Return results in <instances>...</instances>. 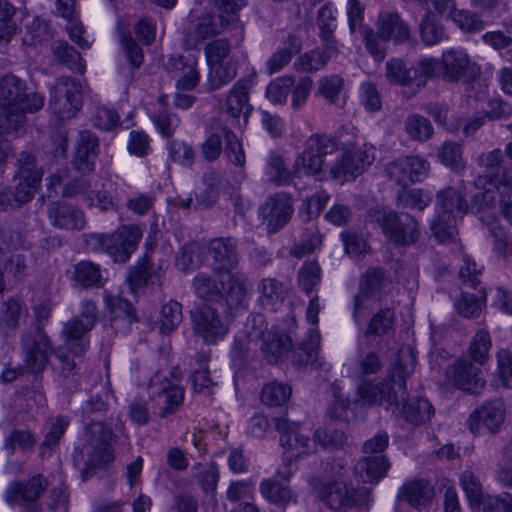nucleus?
Masks as SVG:
<instances>
[{
    "label": "nucleus",
    "mask_w": 512,
    "mask_h": 512,
    "mask_svg": "<svg viewBox=\"0 0 512 512\" xmlns=\"http://www.w3.org/2000/svg\"><path fill=\"white\" fill-rule=\"evenodd\" d=\"M37 443L36 436L27 429H14L6 437L3 448L8 455H13L16 448L22 451L33 450Z\"/></svg>",
    "instance_id": "nucleus-50"
},
{
    "label": "nucleus",
    "mask_w": 512,
    "mask_h": 512,
    "mask_svg": "<svg viewBox=\"0 0 512 512\" xmlns=\"http://www.w3.org/2000/svg\"><path fill=\"white\" fill-rule=\"evenodd\" d=\"M505 415L506 408L500 399L486 401L470 414L468 427L474 435L484 430L496 434L504 423Z\"/></svg>",
    "instance_id": "nucleus-16"
},
{
    "label": "nucleus",
    "mask_w": 512,
    "mask_h": 512,
    "mask_svg": "<svg viewBox=\"0 0 512 512\" xmlns=\"http://www.w3.org/2000/svg\"><path fill=\"white\" fill-rule=\"evenodd\" d=\"M276 430L281 434L280 442L286 447L290 456H301L314 451L316 442L299 431V425L286 417L275 418Z\"/></svg>",
    "instance_id": "nucleus-22"
},
{
    "label": "nucleus",
    "mask_w": 512,
    "mask_h": 512,
    "mask_svg": "<svg viewBox=\"0 0 512 512\" xmlns=\"http://www.w3.org/2000/svg\"><path fill=\"white\" fill-rule=\"evenodd\" d=\"M222 287L231 314L247 307L249 284L245 274L227 273V280L222 281Z\"/></svg>",
    "instance_id": "nucleus-27"
},
{
    "label": "nucleus",
    "mask_w": 512,
    "mask_h": 512,
    "mask_svg": "<svg viewBox=\"0 0 512 512\" xmlns=\"http://www.w3.org/2000/svg\"><path fill=\"white\" fill-rule=\"evenodd\" d=\"M43 171L37 168L35 158L28 152H22L18 158L16 179L18 183L13 192V200L22 205L29 202L40 185Z\"/></svg>",
    "instance_id": "nucleus-13"
},
{
    "label": "nucleus",
    "mask_w": 512,
    "mask_h": 512,
    "mask_svg": "<svg viewBox=\"0 0 512 512\" xmlns=\"http://www.w3.org/2000/svg\"><path fill=\"white\" fill-rule=\"evenodd\" d=\"M22 316L20 302L10 299L4 303L0 311V330L6 332L8 329H15Z\"/></svg>",
    "instance_id": "nucleus-64"
},
{
    "label": "nucleus",
    "mask_w": 512,
    "mask_h": 512,
    "mask_svg": "<svg viewBox=\"0 0 512 512\" xmlns=\"http://www.w3.org/2000/svg\"><path fill=\"white\" fill-rule=\"evenodd\" d=\"M193 331L206 344H215L229 331V323L212 305H203L191 314Z\"/></svg>",
    "instance_id": "nucleus-12"
},
{
    "label": "nucleus",
    "mask_w": 512,
    "mask_h": 512,
    "mask_svg": "<svg viewBox=\"0 0 512 512\" xmlns=\"http://www.w3.org/2000/svg\"><path fill=\"white\" fill-rule=\"evenodd\" d=\"M253 325L258 324L259 327L253 331H248L247 338L249 343L262 340L261 349L264 358L269 363H278L289 355L292 347L291 337L279 330L277 327H272L268 331L262 329L264 319L262 315H253L250 320Z\"/></svg>",
    "instance_id": "nucleus-11"
},
{
    "label": "nucleus",
    "mask_w": 512,
    "mask_h": 512,
    "mask_svg": "<svg viewBox=\"0 0 512 512\" xmlns=\"http://www.w3.org/2000/svg\"><path fill=\"white\" fill-rule=\"evenodd\" d=\"M98 148L99 140L95 134L89 131L80 132L73 166L83 174L93 171Z\"/></svg>",
    "instance_id": "nucleus-30"
},
{
    "label": "nucleus",
    "mask_w": 512,
    "mask_h": 512,
    "mask_svg": "<svg viewBox=\"0 0 512 512\" xmlns=\"http://www.w3.org/2000/svg\"><path fill=\"white\" fill-rule=\"evenodd\" d=\"M338 143L326 134L311 135L304 143L303 151L296 157L293 164L295 177H319L326 167V157L334 153Z\"/></svg>",
    "instance_id": "nucleus-5"
},
{
    "label": "nucleus",
    "mask_w": 512,
    "mask_h": 512,
    "mask_svg": "<svg viewBox=\"0 0 512 512\" xmlns=\"http://www.w3.org/2000/svg\"><path fill=\"white\" fill-rule=\"evenodd\" d=\"M68 425L69 420L63 416H58L51 421L49 431L45 435L44 441L40 445L41 457H45L48 453L47 450H50L58 445Z\"/></svg>",
    "instance_id": "nucleus-56"
},
{
    "label": "nucleus",
    "mask_w": 512,
    "mask_h": 512,
    "mask_svg": "<svg viewBox=\"0 0 512 512\" xmlns=\"http://www.w3.org/2000/svg\"><path fill=\"white\" fill-rule=\"evenodd\" d=\"M474 187L477 190L471 201V209L476 212H484L496 203V196H512V172L503 171L500 174L478 176L474 180Z\"/></svg>",
    "instance_id": "nucleus-10"
},
{
    "label": "nucleus",
    "mask_w": 512,
    "mask_h": 512,
    "mask_svg": "<svg viewBox=\"0 0 512 512\" xmlns=\"http://www.w3.org/2000/svg\"><path fill=\"white\" fill-rule=\"evenodd\" d=\"M25 83L14 75H5L0 80V106H26L28 98Z\"/></svg>",
    "instance_id": "nucleus-34"
},
{
    "label": "nucleus",
    "mask_w": 512,
    "mask_h": 512,
    "mask_svg": "<svg viewBox=\"0 0 512 512\" xmlns=\"http://www.w3.org/2000/svg\"><path fill=\"white\" fill-rule=\"evenodd\" d=\"M288 41L291 48L285 47L279 49L267 60L266 67L269 75L282 70L291 61L293 54L299 51V46L294 36H289Z\"/></svg>",
    "instance_id": "nucleus-57"
},
{
    "label": "nucleus",
    "mask_w": 512,
    "mask_h": 512,
    "mask_svg": "<svg viewBox=\"0 0 512 512\" xmlns=\"http://www.w3.org/2000/svg\"><path fill=\"white\" fill-rule=\"evenodd\" d=\"M390 463L383 455L367 456L360 459L355 467V474L364 483H378L385 477Z\"/></svg>",
    "instance_id": "nucleus-35"
},
{
    "label": "nucleus",
    "mask_w": 512,
    "mask_h": 512,
    "mask_svg": "<svg viewBox=\"0 0 512 512\" xmlns=\"http://www.w3.org/2000/svg\"><path fill=\"white\" fill-rule=\"evenodd\" d=\"M464 33H477L485 28V22L476 12L461 9L452 14L450 18Z\"/></svg>",
    "instance_id": "nucleus-52"
},
{
    "label": "nucleus",
    "mask_w": 512,
    "mask_h": 512,
    "mask_svg": "<svg viewBox=\"0 0 512 512\" xmlns=\"http://www.w3.org/2000/svg\"><path fill=\"white\" fill-rule=\"evenodd\" d=\"M491 347L492 341L489 332L485 329H479L470 342L467 355L471 361L483 366L488 359Z\"/></svg>",
    "instance_id": "nucleus-48"
},
{
    "label": "nucleus",
    "mask_w": 512,
    "mask_h": 512,
    "mask_svg": "<svg viewBox=\"0 0 512 512\" xmlns=\"http://www.w3.org/2000/svg\"><path fill=\"white\" fill-rule=\"evenodd\" d=\"M329 56L320 50H312L301 55L295 62L294 68L300 72H314L322 69L328 62Z\"/></svg>",
    "instance_id": "nucleus-62"
},
{
    "label": "nucleus",
    "mask_w": 512,
    "mask_h": 512,
    "mask_svg": "<svg viewBox=\"0 0 512 512\" xmlns=\"http://www.w3.org/2000/svg\"><path fill=\"white\" fill-rule=\"evenodd\" d=\"M47 487V480L42 475H35L26 482L14 481L8 485L5 499L10 505L36 502Z\"/></svg>",
    "instance_id": "nucleus-26"
},
{
    "label": "nucleus",
    "mask_w": 512,
    "mask_h": 512,
    "mask_svg": "<svg viewBox=\"0 0 512 512\" xmlns=\"http://www.w3.org/2000/svg\"><path fill=\"white\" fill-rule=\"evenodd\" d=\"M54 56L71 71L83 74L85 72V62L81 55L72 46L65 41H56L52 45Z\"/></svg>",
    "instance_id": "nucleus-46"
},
{
    "label": "nucleus",
    "mask_w": 512,
    "mask_h": 512,
    "mask_svg": "<svg viewBox=\"0 0 512 512\" xmlns=\"http://www.w3.org/2000/svg\"><path fill=\"white\" fill-rule=\"evenodd\" d=\"M113 432L102 422H91L85 429L84 443L79 448L80 459L84 462L81 477L87 480L96 469H103L115 459L112 447ZM77 462V456L74 458Z\"/></svg>",
    "instance_id": "nucleus-2"
},
{
    "label": "nucleus",
    "mask_w": 512,
    "mask_h": 512,
    "mask_svg": "<svg viewBox=\"0 0 512 512\" xmlns=\"http://www.w3.org/2000/svg\"><path fill=\"white\" fill-rule=\"evenodd\" d=\"M434 490L425 479H412L406 481L399 490L398 498L411 506L421 508L432 500Z\"/></svg>",
    "instance_id": "nucleus-32"
},
{
    "label": "nucleus",
    "mask_w": 512,
    "mask_h": 512,
    "mask_svg": "<svg viewBox=\"0 0 512 512\" xmlns=\"http://www.w3.org/2000/svg\"><path fill=\"white\" fill-rule=\"evenodd\" d=\"M477 163L484 168L485 173L482 176H492L502 173L503 171H511L512 169L504 165L503 152L500 149H494L479 155Z\"/></svg>",
    "instance_id": "nucleus-55"
},
{
    "label": "nucleus",
    "mask_w": 512,
    "mask_h": 512,
    "mask_svg": "<svg viewBox=\"0 0 512 512\" xmlns=\"http://www.w3.org/2000/svg\"><path fill=\"white\" fill-rule=\"evenodd\" d=\"M291 394L292 389L289 385L272 382L263 388L261 400L268 406H281L289 400Z\"/></svg>",
    "instance_id": "nucleus-54"
},
{
    "label": "nucleus",
    "mask_w": 512,
    "mask_h": 512,
    "mask_svg": "<svg viewBox=\"0 0 512 512\" xmlns=\"http://www.w3.org/2000/svg\"><path fill=\"white\" fill-rule=\"evenodd\" d=\"M258 301L264 309L275 311L284 301L287 288L285 284L275 278H264L257 285Z\"/></svg>",
    "instance_id": "nucleus-39"
},
{
    "label": "nucleus",
    "mask_w": 512,
    "mask_h": 512,
    "mask_svg": "<svg viewBox=\"0 0 512 512\" xmlns=\"http://www.w3.org/2000/svg\"><path fill=\"white\" fill-rule=\"evenodd\" d=\"M93 327H87V323L74 317L64 324L62 330L63 345L54 350V354L62 365V370L72 372L76 366L75 357H81L89 347L87 334Z\"/></svg>",
    "instance_id": "nucleus-8"
},
{
    "label": "nucleus",
    "mask_w": 512,
    "mask_h": 512,
    "mask_svg": "<svg viewBox=\"0 0 512 512\" xmlns=\"http://www.w3.org/2000/svg\"><path fill=\"white\" fill-rule=\"evenodd\" d=\"M378 36L383 41L393 40L395 43H403L410 37V29L396 12H381L377 22Z\"/></svg>",
    "instance_id": "nucleus-29"
},
{
    "label": "nucleus",
    "mask_w": 512,
    "mask_h": 512,
    "mask_svg": "<svg viewBox=\"0 0 512 512\" xmlns=\"http://www.w3.org/2000/svg\"><path fill=\"white\" fill-rule=\"evenodd\" d=\"M392 413L396 416H402L407 422L418 424L430 420L434 410L427 399L415 398L407 401L405 398L401 399L399 397L398 410Z\"/></svg>",
    "instance_id": "nucleus-33"
},
{
    "label": "nucleus",
    "mask_w": 512,
    "mask_h": 512,
    "mask_svg": "<svg viewBox=\"0 0 512 512\" xmlns=\"http://www.w3.org/2000/svg\"><path fill=\"white\" fill-rule=\"evenodd\" d=\"M340 145L343 153L330 166L329 172L333 179L343 183L354 180L373 163L375 148L371 144L364 143L359 137H355L353 141H341Z\"/></svg>",
    "instance_id": "nucleus-4"
},
{
    "label": "nucleus",
    "mask_w": 512,
    "mask_h": 512,
    "mask_svg": "<svg viewBox=\"0 0 512 512\" xmlns=\"http://www.w3.org/2000/svg\"><path fill=\"white\" fill-rule=\"evenodd\" d=\"M52 38L50 24L41 18H34L26 25L24 41L30 45L42 44Z\"/></svg>",
    "instance_id": "nucleus-58"
},
{
    "label": "nucleus",
    "mask_w": 512,
    "mask_h": 512,
    "mask_svg": "<svg viewBox=\"0 0 512 512\" xmlns=\"http://www.w3.org/2000/svg\"><path fill=\"white\" fill-rule=\"evenodd\" d=\"M396 315L392 308L386 307L373 314L365 331L366 336H385L395 329Z\"/></svg>",
    "instance_id": "nucleus-45"
},
{
    "label": "nucleus",
    "mask_w": 512,
    "mask_h": 512,
    "mask_svg": "<svg viewBox=\"0 0 512 512\" xmlns=\"http://www.w3.org/2000/svg\"><path fill=\"white\" fill-rule=\"evenodd\" d=\"M142 233L137 226L124 225L112 234H90L87 243L94 250L107 252L115 262H125L134 252Z\"/></svg>",
    "instance_id": "nucleus-6"
},
{
    "label": "nucleus",
    "mask_w": 512,
    "mask_h": 512,
    "mask_svg": "<svg viewBox=\"0 0 512 512\" xmlns=\"http://www.w3.org/2000/svg\"><path fill=\"white\" fill-rule=\"evenodd\" d=\"M439 161L453 171L459 172L465 169V161L461 145L456 142H444L437 150Z\"/></svg>",
    "instance_id": "nucleus-49"
},
{
    "label": "nucleus",
    "mask_w": 512,
    "mask_h": 512,
    "mask_svg": "<svg viewBox=\"0 0 512 512\" xmlns=\"http://www.w3.org/2000/svg\"><path fill=\"white\" fill-rule=\"evenodd\" d=\"M436 201L439 210L431 224V230L439 242L446 243L454 238L456 218L467 213L469 204L464 192L453 187L439 191Z\"/></svg>",
    "instance_id": "nucleus-3"
},
{
    "label": "nucleus",
    "mask_w": 512,
    "mask_h": 512,
    "mask_svg": "<svg viewBox=\"0 0 512 512\" xmlns=\"http://www.w3.org/2000/svg\"><path fill=\"white\" fill-rule=\"evenodd\" d=\"M26 106H0V134H17L26 122V112H35L44 105V97L33 93Z\"/></svg>",
    "instance_id": "nucleus-21"
},
{
    "label": "nucleus",
    "mask_w": 512,
    "mask_h": 512,
    "mask_svg": "<svg viewBox=\"0 0 512 512\" xmlns=\"http://www.w3.org/2000/svg\"><path fill=\"white\" fill-rule=\"evenodd\" d=\"M385 77L392 85L408 87L414 92L413 67L408 68L400 58H391L385 65Z\"/></svg>",
    "instance_id": "nucleus-40"
},
{
    "label": "nucleus",
    "mask_w": 512,
    "mask_h": 512,
    "mask_svg": "<svg viewBox=\"0 0 512 512\" xmlns=\"http://www.w3.org/2000/svg\"><path fill=\"white\" fill-rule=\"evenodd\" d=\"M404 131L411 140L417 142H426L434 134V128L430 120L418 113L407 116L404 121Z\"/></svg>",
    "instance_id": "nucleus-43"
},
{
    "label": "nucleus",
    "mask_w": 512,
    "mask_h": 512,
    "mask_svg": "<svg viewBox=\"0 0 512 512\" xmlns=\"http://www.w3.org/2000/svg\"><path fill=\"white\" fill-rule=\"evenodd\" d=\"M323 497L330 508L334 510L353 508L362 501L359 493L352 487H349L346 482H333Z\"/></svg>",
    "instance_id": "nucleus-38"
},
{
    "label": "nucleus",
    "mask_w": 512,
    "mask_h": 512,
    "mask_svg": "<svg viewBox=\"0 0 512 512\" xmlns=\"http://www.w3.org/2000/svg\"><path fill=\"white\" fill-rule=\"evenodd\" d=\"M293 212V200L289 194L284 192L268 197L260 207V214L270 233H275L283 228L290 221Z\"/></svg>",
    "instance_id": "nucleus-17"
},
{
    "label": "nucleus",
    "mask_w": 512,
    "mask_h": 512,
    "mask_svg": "<svg viewBox=\"0 0 512 512\" xmlns=\"http://www.w3.org/2000/svg\"><path fill=\"white\" fill-rule=\"evenodd\" d=\"M228 24L229 20L223 15L203 13L197 18L193 26L192 35L195 37L196 42L199 43L207 38L222 34L228 27Z\"/></svg>",
    "instance_id": "nucleus-37"
},
{
    "label": "nucleus",
    "mask_w": 512,
    "mask_h": 512,
    "mask_svg": "<svg viewBox=\"0 0 512 512\" xmlns=\"http://www.w3.org/2000/svg\"><path fill=\"white\" fill-rule=\"evenodd\" d=\"M22 347L26 368L32 373L43 371L48 363L49 354L52 352L48 336L42 330L25 335L22 339Z\"/></svg>",
    "instance_id": "nucleus-19"
},
{
    "label": "nucleus",
    "mask_w": 512,
    "mask_h": 512,
    "mask_svg": "<svg viewBox=\"0 0 512 512\" xmlns=\"http://www.w3.org/2000/svg\"><path fill=\"white\" fill-rule=\"evenodd\" d=\"M390 180L406 187L424 180L430 171L429 162L420 156L400 157L387 165Z\"/></svg>",
    "instance_id": "nucleus-15"
},
{
    "label": "nucleus",
    "mask_w": 512,
    "mask_h": 512,
    "mask_svg": "<svg viewBox=\"0 0 512 512\" xmlns=\"http://www.w3.org/2000/svg\"><path fill=\"white\" fill-rule=\"evenodd\" d=\"M381 227L384 234L396 244H413L419 237L417 221L409 214L385 213Z\"/></svg>",
    "instance_id": "nucleus-18"
},
{
    "label": "nucleus",
    "mask_w": 512,
    "mask_h": 512,
    "mask_svg": "<svg viewBox=\"0 0 512 512\" xmlns=\"http://www.w3.org/2000/svg\"><path fill=\"white\" fill-rule=\"evenodd\" d=\"M485 296L477 297L475 294L463 293L455 302V307L459 315L466 318L479 316L485 305Z\"/></svg>",
    "instance_id": "nucleus-60"
},
{
    "label": "nucleus",
    "mask_w": 512,
    "mask_h": 512,
    "mask_svg": "<svg viewBox=\"0 0 512 512\" xmlns=\"http://www.w3.org/2000/svg\"><path fill=\"white\" fill-rule=\"evenodd\" d=\"M447 378L457 388L473 394L479 393L485 386L481 366L466 358L449 367Z\"/></svg>",
    "instance_id": "nucleus-20"
},
{
    "label": "nucleus",
    "mask_w": 512,
    "mask_h": 512,
    "mask_svg": "<svg viewBox=\"0 0 512 512\" xmlns=\"http://www.w3.org/2000/svg\"><path fill=\"white\" fill-rule=\"evenodd\" d=\"M441 77L450 83H457L463 78H475L480 74V66L471 61L462 48H451L443 52L440 59Z\"/></svg>",
    "instance_id": "nucleus-14"
},
{
    "label": "nucleus",
    "mask_w": 512,
    "mask_h": 512,
    "mask_svg": "<svg viewBox=\"0 0 512 512\" xmlns=\"http://www.w3.org/2000/svg\"><path fill=\"white\" fill-rule=\"evenodd\" d=\"M440 61L434 58H423L413 66L414 92L420 91L427 83V80L435 73Z\"/></svg>",
    "instance_id": "nucleus-61"
},
{
    "label": "nucleus",
    "mask_w": 512,
    "mask_h": 512,
    "mask_svg": "<svg viewBox=\"0 0 512 512\" xmlns=\"http://www.w3.org/2000/svg\"><path fill=\"white\" fill-rule=\"evenodd\" d=\"M386 284V272L380 267H370L359 280V290L381 299Z\"/></svg>",
    "instance_id": "nucleus-47"
},
{
    "label": "nucleus",
    "mask_w": 512,
    "mask_h": 512,
    "mask_svg": "<svg viewBox=\"0 0 512 512\" xmlns=\"http://www.w3.org/2000/svg\"><path fill=\"white\" fill-rule=\"evenodd\" d=\"M251 87L252 80L250 79H240L233 85L224 105L225 111L230 117L240 118L243 116L245 119L248 117L252 110L249 104Z\"/></svg>",
    "instance_id": "nucleus-31"
},
{
    "label": "nucleus",
    "mask_w": 512,
    "mask_h": 512,
    "mask_svg": "<svg viewBox=\"0 0 512 512\" xmlns=\"http://www.w3.org/2000/svg\"><path fill=\"white\" fill-rule=\"evenodd\" d=\"M182 305L174 300L163 305L159 318V329L163 334L174 331L182 322Z\"/></svg>",
    "instance_id": "nucleus-51"
},
{
    "label": "nucleus",
    "mask_w": 512,
    "mask_h": 512,
    "mask_svg": "<svg viewBox=\"0 0 512 512\" xmlns=\"http://www.w3.org/2000/svg\"><path fill=\"white\" fill-rule=\"evenodd\" d=\"M14 14V7L6 0H0V43H8L16 32Z\"/></svg>",
    "instance_id": "nucleus-63"
},
{
    "label": "nucleus",
    "mask_w": 512,
    "mask_h": 512,
    "mask_svg": "<svg viewBox=\"0 0 512 512\" xmlns=\"http://www.w3.org/2000/svg\"><path fill=\"white\" fill-rule=\"evenodd\" d=\"M171 375L174 381H170L166 377L163 380H159L158 377H155L151 379L149 384L152 393L157 395L164 404L160 412L161 417H166L175 412L182 404L184 398V390L178 384L181 378L180 371L174 369Z\"/></svg>",
    "instance_id": "nucleus-23"
},
{
    "label": "nucleus",
    "mask_w": 512,
    "mask_h": 512,
    "mask_svg": "<svg viewBox=\"0 0 512 512\" xmlns=\"http://www.w3.org/2000/svg\"><path fill=\"white\" fill-rule=\"evenodd\" d=\"M73 279L84 288L102 287L105 283L100 267L90 261H81L75 265Z\"/></svg>",
    "instance_id": "nucleus-44"
},
{
    "label": "nucleus",
    "mask_w": 512,
    "mask_h": 512,
    "mask_svg": "<svg viewBox=\"0 0 512 512\" xmlns=\"http://www.w3.org/2000/svg\"><path fill=\"white\" fill-rule=\"evenodd\" d=\"M209 68L208 83L216 90L231 82L237 75L236 65L231 56V43L224 38L210 41L204 48Z\"/></svg>",
    "instance_id": "nucleus-7"
},
{
    "label": "nucleus",
    "mask_w": 512,
    "mask_h": 512,
    "mask_svg": "<svg viewBox=\"0 0 512 512\" xmlns=\"http://www.w3.org/2000/svg\"><path fill=\"white\" fill-rule=\"evenodd\" d=\"M83 86L74 78L59 77L50 90L49 109L59 120L73 118L82 107Z\"/></svg>",
    "instance_id": "nucleus-9"
},
{
    "label": "nucleus",
    "mask_w": 512,
    "mask_h": 512,
    "mask_svg": "<svg viewBox=\"0 0 512 512\" xmlns=\"http://www.w3.org/2000/svg\"><path fill=\"white\" fill-rule=\"evenodd\" d=\"M207 252L212 257L214 270L231 272L239 263L237 243L231 237H219L209 241Z\"/></svg>",
    "instance_id": "nucleus-25"
},
{
    "label": "nucleus",
    "mask_w": 512,
    "mask_h": 512,
    "mask_svg": "<svg viewBox=\"0 0 512 512\" xmlns=\"http://www.w3.org/2000/svg\"><path fill=\"white\" fill-rule=\"evenodd\" d=\"M47 215L51 225L58 229L79 231L86 225L84 212L77 206L66 202L49 203Z\"/></svg>",
    "instance_id": "nucleus-24"
},
{
    "label": "nucleus",
    "mask_w": 512,
    "mask_h": 512,
    "mask_svg": "<svg viewBox=\"0 0 512 512\" xmlns=\"http://www.w3.org/2000/svg\"><path fill=\"white\" fill-rule=\"evenodd\" d=\"M420 35L426 45H435L445 38V30L431 13H427L420 24Z\"/></svg>",
    "instance_id": "nucleus-59"
},
{
    "label": "nucleus",
    "mask_w": 512,
    "mask_h": 512,
    "mask_svg": "<svg viewBox=\"0 0 512 512\" xmlns=\"http://www.w3.org/2000/svg\"><path fill=\"white\" fill-rule=\"evenodd\" d=\"M294 84L295 79L292 76L277 77L268 84L266 96L272 103L283 104L287 101Z\"/></svg>",
    "instance_id": "nucleus-53"
},
{
    "label": "nucleus",
    "mask_w": 512,
    "mask_h": 512,
    "mask_svg": "<svg viewBox=\"0 0 512 512\" xmlns=\"http://www.w3.org/2000/svg\"><path fill=\"white\" fill-rule=\"evenodd\" d=\"M415 359L410 352H401L397 362L389 371L385 382H363L358 387L359 401L362 405H384L396 412L398 398L404 399L405 379L414 371Z\"/></svg>",
    "instance_id": "nucleus-1"
},
{
    "label": "nucleus",
    "mask_w": 512,
    "mask_h": 512,
    "mask_svg": "<svg viewBox=\"0 0 512 512\" xmlns=\"http://www.w3.org/2000/svg\"><path fill=\"white\" fill-rule=\"evenodd\" d=\"M320 346V334L316 329H310L308 339L298 344L293 350L290 349V356L293 365L302 369L308 365H315L318 359Z\"/></svg>",
    "instance_id": "nucleus-36"
},
{
    "label": "nucleus",
    "mask_w": 512,
    "mask_h": 512,
    "mask_svg": "<svg viewBox=\"0 0 512 512\" xmlns=\"http://www.w3.org/2000/svg\"><path fill=\"white\" fill-rule=\"evenodd\" d=\"M166 68L169 72H180L181 75L176 82L178 91H190L200 81L198 61L195 57H183L180 55L171 56L168 59Z\"/></svg>",
    "instance_id": "nucleus-28"
},
{
    "label": "nucleus",
    "mask_w": 512,
    "mask_h": 512,
    "mask_svg": "<svg viewBox=\"0 0 512 512\" xmlns=\"http://www.w3.org/2000/svg\"><path fill=\"white\" fill-rule=\"evenodd\" d=\"M265 175L269 182L277 186L288 185L295 177L293 170L286 167L283 157L275 152H271L266 159Z\"/></svg>",
    "instance_id": "nucleus-42"
},
{
    "label": "nucleus",
    "mask_w": 512,
    "mask_h": 512,
    "mask_svg": "<svg viewBox=\"0 0 512 512\" xmlns=\"http://www.w3.org/2000/svg\"><path fill=\"white\" fill-rule=\"evenodd\" d=\"M260 492L269 502L277 505H288L296 502V496L288 485L274 478L264 479L260 483Z\"/></svg>",
    "instance_id": "nucleus-41"
}]
</instances>
